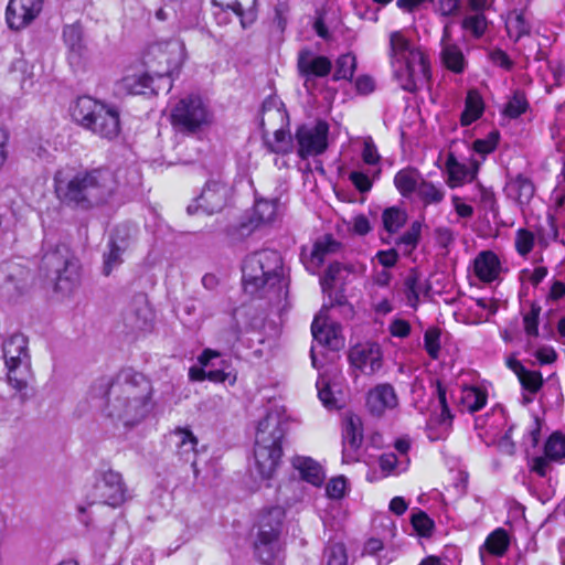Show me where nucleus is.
I'll return each mask as SVG.
<instances>
[{"instance_id": "1", "label": "nucleus", "mask_w": 565, "mask_h": 565, "mask_svg": "<svg viewBox=\"0 0 565 565\" xmlns=\"http://www.w3.org/2000/svg\"><path fill=\"white\" fill-rule=\"evenodd\" d=\"M117 188L118 182L114 173L104 169L79 172L62 169L54 175L57 199L64 204L83 210L108 203Z\"/></svg>"}, {"instance_id": "2", "label": "nucleus", "mask_w": 565, "mask_h": 565, "mask_svg": "<svg viewBox=\"0 0 565 565\" xmlns=\"http://www.w3.org/2000/svg\"><path fill=\"white\" fill-rule=\"evenodd\" d=\"M388 57L394 78L406 92H416L430 77L426 52L414 44L403 31H393L388 36Z\"/></svg>"}, {"instance_id": "3", "label": "nucleus", "mask_w": 565, "mask_h": 565, "mask_svg": "<svg viewBox=\"0 0 565 565\" xmlns=\"http://www.w3.org/2000/svg\"><path fill=\"white\" fill-rule=\"evenodd\" d=\"M289 426L285 409L271 407L258 422L255 435V471L265 480L273 478L282 455L281 444Z\"/></svg>"}, {"instance_id": "4", "label": "nucleus", "mask_w": 565, "mask_h": 565, "mask_svg": "<svg viewBox=\"0 0 565 565\" xmlns=\"http://www.w3.org/2000/svg\"><path fill=\"white\" fill-rule=\"evenodd\" d=\"M281 270V256L274 249H263L248 255L242 267L245 292L262 298L279 299L285 288Z\"/></svg>"}, {"instance_id": "5", "label": "nucleus", "mask_w": 565, "mask_h": 565, "mask_svg": "<svg viewBox=\"0 0 565 565\" xmlns=\"http://www.w3.org/2000/svg\"><path fill=\"white\" fill-rule=\"evenodd\" d=\"M72 116L77 124L100 138L111 140L120 131L118 110L87 96L76 100Z\"/></svg>"}, {"instance_id": "6", "label": "nucleus", "mask_w": 565, "mask_h": 565, "mask_svg": "<svg viewBox=\"0 0 565 565\" xmlns=\"http://www.w3.org/2000/svg\"><path fill=\"white\" fill-rule=\"evenodd\" d=\"M214 115L206 102L199 95L180 98L171 109V124L182 134L194 135L209 128Z\"/></svg>"}, {"instance_id": "7", "label": "nucleus", "mask_w": 565, "mask_h": 565, "mask_svg": "<svg viewBox=\"0 0 565 565\" xmlns=\"http://www.w3.org/2000/svg\"><path fill=\"white\" fill-rule=\"evenodd\" d=\"M43 266L55 281V290L63 295H71L81 284V265L77 258L63 247L46 253L43 257Z\"/></svg>"}, {"instance_id": "8", "label": "nucleus", "mask_w": 565, "mask_h": 565, "mask_svg": "<svg viewBox=\"0 0 565 565\" xmlns=\"http://www.w3.org/2000/svg\"><path fill=\"white\" fill-rule=\"evenodd\" d=\"M95 390L99 394L136 397L150 402L153 391L148 377L131 367L120 370L113 379H102Z\"/></svg>"}, {"instance_id": "9", "label": "nucleus", "mask_w": 565, "mask_h": 565, "mask_svg": "<svg viewBox=\"0 0 565 565\" xmlns=\"http://www.w3.org/2000/svg\"><path fill=\"white\" fill-rule=\"evenodd\" d=\"M184 57V44L179 40H170L151 45L147 52L145 64L149 72L161 81L178 72Z\"/></svg>"}, {"instance_id": "10", "label": "nucleus", "mask_w": 565, "mask_h": 565, "mask_svg": "<svg viewBox=\"0 0 565 565\" xmlns=\"http://www.w3.org/2000/svg\"><path fill=\"white\" fill-rule=\"evenodd\" d=\"M106 397L105 414L114 423L130 428L141 423L151 409V402L127 396L102 394Z\"/></svg>"}, {"instance_id": "11", "label": "nucleus", "mask_w": 565, "mask_h": 565, "mask_svg": "<svg viewBox=\"0 0 565 565\" xmlns=\"http://www.w3.org/2000/svg\"><path fill=\"white\" fill-rule=\"evenodd\" d=\"M127 488L119 472L111 469L95 476V482L87 494L88 505L105 504L116 508L125 502Z\"/></svg>"}, {"instance_id": "12", "label": "nucleus", "mask_w": 565, "mask_h": 565, "mask_svg": "<svg viewBox=\"0 0 565 565\" xmlns=\"http://www.w3.org/2000/svg\"><path fill=\"white\" fill-rule=\"evenodd\" d=\"M329 126L324 121L301 126L296 134L298 154L302 159L322 153L328 146Z\"/></svg>"}, {"instance_id": "13", "label": "nucleus", "mask_w": 565, "mask_h": 565, "mask_svg": "<svg viewBox=\"0 0 565 565\" xmlns=\"http://www.w3.org/2000/svg\"><path fill=\"white\" fill-rule=\"evenodd\" d=\"M222 355H199V365L192 366L189 376L192 381L209 380L216 383L228 381L233 384L236 376L230 370V365L221 359Z\"/></svg>"}, {"instance_id": "14", "label": "nucleus", "mask_w": 565, "mask_h": 565, "mask_svg": "<svg viewBox=\"0 0 565 565\" xmlns=\"http://www.w3.org/2000/svg\"><path fill=\"white\" fill-rule=\"evenodd\" d=\"M312 366L319 371L317 380L318 397L321 403L329 409L339 408L338 398L331 390V382L337 379L339 369L334 364L333 359L328 362L324 367L323 363L329 355H310Z\"/></svg>"}, {"instance_id": "15", "label": "nucleus", "mask_w": 565, "mask_h": 565, "mask_svg": "<svg viewBox=\"0 0 565 565\" xmlns=\"http://www.w3.org/2000/svg\"><path fill=\"white\" fill-rule=\"evenodd\" d=\"M363 441L362 420L356 415L345 417L342 427V460L345 463L355 462L360 457Z\"/></svg>"}, {"instance_id": "16", "label": "nucleus", "mask_w": 565, "mask_h": 565, "mask_svg": "<svg viewBox=\"0 0 565 565\" xmlns=\"http://www.w3.org/2000/svg\"><path fill=\"white\" fill-rule=\"evenodd\" d=\"M43 0H10L6 19L10 29L21 30L29 25L42 11Z\"/></svg>"}, {"instance_id": "17", "label": "nucleus", "mask_w": 565, "mask_h": 565, "mask_svg": "<svg viewBox=\"0 0 565 565\" xmlns=\"http://www.w3.org/2000/svg\"><path fill=\"white\" fill-rule=\"evenodd\" d=\"M297 66L306 87L315 77H324L332 70V63L327 56L318 55L310 50L299 52Z\"/></svg>"}, {"instance_id": "18", "label": "nucleus", "mask_w": 565, "mask_h": 565, "mask_svg": "<svg viewBox=\"0 0 565 565\" xmlns=\"http://www.w3.org/2000/svg\"><path fill=\"white\" fill-rule=\"evenodd\" d=\"M228 194L230 188L225 182L220 179H211L196 199L198 207L209 214L220 212L226 205Z\"/></svg>"}, {"instance_id": "19", "label": "nucleus", "mask_w": 565, "mask_h": 565, "mask_svg": "<svg viewBox=\"0 0 565 565\" xmlns=\"http://www.w3.org/2000/svg\"><path fill=\"white\" fill-rule=\"evenodd\" d=\"M154 313L143 294L136 295L127 309L124 320L128 328L136 331L149 330L152 326Z\"/></svg>"}, {"instance_id": "20", "label": "nucleus", "mask_w": 565, "mask_h": 565, "mask_svg": "<svg viewBox=\"0 0 565 565\" xmlns=\"http://www.w3.org/2000/svg\"><path fill=\"white\" fill-rule=\"evenodd\" d=\"M158 81L149 70L147 72H129L117 83V92L130 95L156 94L161 88L159 84H156Z\"/></svg>"}, {"instance_id": "21", "label": "nucleus", "mask_w": 565, "mask_h": 565, "mask_svg": "<svg viewBox=\"0 0 565 565\" xmlns=\"http://www.w3.org/2000/svg\"><path fill=\"white\" fill-rule=\"evenodd\" d=\"M311 332L315 342L331 351H339L343 345L340 326L327 318L316 317L311 324Z\"/></svg>"}, {"instance_id": "22", "label": "nucleus", "mask_w": 565, "mask_h": 565, "mask_svg": "<svg viewBox=\"0 0 565 565\" xmlns=\"http://www.w3.org/2000/svg\"><path fill=\"white\" fill-rule=\"evenodd\" d=\"M279 535L271 529L257 532L254 541V556L259 563L271 565L278 558L281 550Z\"/></svg>"}, {"instance_id": "23", "label": "nucleus", "mask_w": 565, "mask_h": 565, "mask_svg": "<svg viewBox=\"0 0 565 565\" xmlns=\"http://www.w3.org/2000/svg\"><path fill=\"white\" fill-rule=\"evenodd\" d=\"M63 39L67 47L68 63L73 67L81 66L87 56L81 26L77 24L66 25L63 30Z\"/></svg>"}, {"instance_id": "24", "label": "nucleus", "mask_w": 565, "mask_h": 565, "mask_svg": "<svg viewBox=\"0 0 565 565\" xmlns=\"http://www.w3.org/2000/svg\"><path fill=\"white\" fill-rule=\"evenodd\" d=\"M510 545V537L504 529H497L491 532L479 548V556L482 565H490L492 558L505 555Z\"/></svg>"}, {"instance_id": "25", "label": "nucleus", "mask_w": 565, "mask_h": 565, "mask_svg": "<svg viewBox=\"0 0 565 565\" xmlns=\"http://www.w3.org/2000/svg\"><path fill=\"white\" fill-rule=\"evenodd\" d=\"M440 55L444 65L451 72L459 74L465 71L467 62L461 49L451 40L449 23L444 26Z\"/></svg>"}, {"instance_id": "26", "label": "nucleus", "mask_w": 565, "mask_h": 565, "mask_svg": "<svg viewBox=\"0 0 565 565\" xmlns=\"http://www.w3.org/2000/svg\"><path fill=\"white\" fill-rule=\"evenodd\" d=\"M446 172H447V184L450 188L461 186L467 182H471L478 171V163L472 162L471 166H467L456 158L452 151H448L446 159Z\"/></svg>"}, {"instance_id": "27", "label": "nucleus", "mask_w": 565, "mask_h": 565, "mask_svg": "<svg viewBox=\"0 0 565 565\" xmlns=\"http://www.w3.org/2000/svg\"><path fill=\"white\" fill-rule=\"evenodd\" d=\"M397 405V396L392 385L380 384L367 393L366 406L374 416H381L386 409Z\"/></svg>"}, {"instance_id": "28", "label": "nucleus", "mask_w": 565, "mask_h": 565, "mask_svg": "<svg viewBox=\"0 0 565 565\" xmlns=\"http://www.w3.org/2000/svg\"><path fill=\"white\" fill-rule=\"evenodd\" d=\"M1 359L8 370L7 376L9 383L17 390H22L28 384L30 373L29 355H2Z\"/></svg>"}, {"instance_id": "29", "label": "nucleus", "mask_w": 565, "mask_h": 565, "mask_svg": "<svg viewBox=\"0 0 565 565\" xmlns=\"http://www.w3.org/2000/svg\"><path fill=\"white\" fill-rule=\"evenodd\" d=\"M473 270L481 281L492 282L499 279L502 268L499 257L493 252L486 250L475 258Z\"/></svg>"}, {"instance_id": "30", "label": "nucleus", "mask_w": 565, "mask_h": 565, "mask_svg": "<svg viewBox=\"0 0 565 565\" xmlns=\"http://www.w3.org/2000/svg\"><path fill=\"white\" fill-rule=\"evenodd\" d=\"M170 443L175 447L177 454L184 461L195 457L198 439L189 428H175L169 437Z\"/></svg>"}, {"instance_id": "31", "label": "nucleus", "mask_w": 565, "mask_h": 565, "mask_svg": "<svg viewBox=\"0 0 565 565\" xmlns=\"http://www.w3.org/2000/svg\"><path fill=\"white\" fill-rule=\"evenodd\" d=\"M505 192L510 199L514 200L520 205H525L532 200L535 188L529 178L518 174L508 181Z\"/></svg>"}, {"instance_id": "32", "label": "nucleus", "mask_w": 565, "mask_h": 565, "mask_svg": "<svg viewBox=\"0 0 565 565\" xmlns=\"http://www.w3.org/2000/svg\"><path fill=\"white\" fill-rule=\"evenodd\" d=\"M292 466L299 471L301 479L315 487H320L324 481V472L319 462L310 457H295Z\"/></svg>"}, {"instance_id": "33", "label": "nucleus", "mask_w": 565, "mask_h": 565, "mask_svg": "<svg viewBox=\"0 0 565 565\" xmlns=\"http://www.w3.org/2000/svg\"><path fill=\"white\" fill-rule=\"evenodd\" d=\"M423 174L415 168H404L399 170L394 177V185L404 198H411L417 192Z\"/></svg>"}, {"instance_id": "34", "label": "nucleus", "mask_w": 565, "mask_h": 565, "mask_svg": "<svg viewBox=\"0 0 565 565\" xmlns=\"http://www.w3.org/2000/svg\"><path fill=\"white\" fill-rule=\"evenodd\" d=\"M507 365L518 375L522 387L531 394L536 393L542 387L543 379L540 372L526 370L513 356L507 360Z\"/></svg>"}, {"instance_id": "35", "label": "nucleus", "mask_w": 565, "mask_h": 565, "mask_svg": "<svg viewBox=\"0 0 565 565\" xmlns=\"http://www.w3.org/2000/svg\"><path fill=\"white\" fill-rule=\"evenodd\" d=\"M339 248V243L331 236L326 235L318 239L310 253V258L307 263V267L310 270H317L326 260L327 256L335 253Z\"/></svg>"}, {"instance_id": "36", "label": "nucleus", "mask_w": 565, "mask_h": 565, "mask_svg": "<svg viewBox=\"0 0 565 565\" xmlns=\"http://www.w3.org/2000/svg\"><path fill=\"white\" fill-rule=\"evenodd\" d=\"M483 111L484 102L481 95L477 90L470 89L466 96L465 109L460 116V125L462 127L470 126L483 115Z\"/></svg>"}, {"instance_id": "37", "label": "nucleus", "mask_w": 565, "mask_h": 565, "mask_svg": "<svg viewBox=\"0 0 565 565\" xmlns=\"http://www.w3.org/2000/svg\"><path fill=\"white\" fill-rule=\"evenodd\" d=\"M488 393L477 386H463L460 392V404L469 413L480 411L487 404Z\"/></svg>"}, {"instance_id": "38", "label": "nucleus", "mask_w": 565, "mask_h": 565, "mask_svg": "<svg viewBox=\"0 0 565 565\" xmlns=\"http://www.w3.org/2000/svg\"><path fill=\"white\" fill-rule=\"evenodd\" d=\"M424 342L427 353H449L452 350L449 334L438 328H429L425 332Z\"/></svg>"}, {"instance_id": "39", "label": "nucleus", "mask_w": 565, "mask_h": 565, "mask_svg": "<svg viewBox=\"0 0 565 565\" xmlns=\"http://www.w3.org/2000/svg\"><path fill=\"white\" fill-rule=\"evenodd\" d=\"M417 198L425 204H439L445 199V190L441 185H436L427 181L425 178L415 193Z\"/></svg>"}, {"instance_id": "40", "label": "nucleus", "mask_w": 565, "mask_h": 565, "mask_svg": "<svg viewBox=\"0 0 565 565\" xmlns=\"http://www.w3.org/2000/svg\"><path fill=\"white\" fill-rule=\"evenodd\" d=\"M284 519L285 510L281 507H271L262 514L258 531L271 529L274 533L280 534Z\"/></svg>"}, {"instance_id": "41", "label": "nucleus", "mask_w": 565, "mask_h": 565, "mask_svg": "<svg viewBox=\"0 0 565 565\" xmlns=\"http://www.w3.org/2000/svg\"><path fill=\"white\" fill-rule=\"evenodd\" d=\"M126 246L120 245L117 241H110L108 252L104 253L103 274L109 276L122 263V253Z\"/></svg>"}, {"instance_id": "42", "label": "nucleus", "mask_w": 565, "mask_h": 565, "mask_svg": "<svg viewBox=\"0 0 565 565\" xmlns=\"http://www.w3.org/2000/svg\"><path fill=\"white\" fill-rule=\"evenodd\" d=\"M407 215L404 210L392 206L382 213V222L386 232L396 233L406 223Z\"/></svg>"}, {"instance_id": "43", "label": "nucleus", "mask_w": 565, "mask_h": 565, "mask_svg": "<svg viewBox=\"0 0 565 565\" xmlns=\"http://www.w3.org/2000/svg\"><path fill=\"white\" fill-rule=\"evenodd\" d=\"M356 68V58L353 54L347 53L340 55L335 61L333 81H350Z\"/></svg>"}, {"instance_id": "44", "label": "nucleus", "mask_w": 565, "mask_h": 565, "mask_svg": "<svg viewBox=\"0 0 565 565\" xmlns=\"http://www.w3.org/2000/svg\"><path fill=\"white\" fill-rule=\"evenodd\" d=\"M505 24L509 35L515 40H519L521 36L530 33V24L522 11L511 12Z\"/></svg>"}, {"instance_id": "45", "label": "nucleus", "mask_w": 565, "mask_h": 565, "mask_svg": "<svg viewBox=\"0 0 565 565\" xmlns=\"http://www.w3.org/2000/svg\"><path fill=\"white\" fill-rule=\"evenodd\" d=\"M544 455L555 462L565 458V436L561 433H553L545 443Z\"/></svg>"}, {"instance_id": "46", "label": "nucleus", "mask_w": 565, "mask_h": 565, "mask_svg": "<svg viewBox=\"0 0 565 565\" xmlns=\"http://www.w3.org/2000/svg\"><path fill=\"white\" fill-rule=\"evenodd\" d=\"M277 215V202L273 200H259L254 206V217L258 223H269Z\"/></svg>"}, {"instance_id": "47", "label": "nucleus", "mask_w": 565, "mask_h": 565, "mask_svg": "<svg viewBox=\"0 0 565 565\" xmlns=\"http://www.w3.org/2000/svg\"><path fill=\"white\" fill-rule=\"evenodd\" d=\"M462 28L470 32L475 38H481L488 28V21L483 13H475L463 18Z\"/></svg>"}, {"instance_id": "48", "label": "nucleus", "mask_w": 565, "mask_h": 565, "mask_svg": "<svg viewBox=\"0 0 565 565\" xmlns=\"http://www.w3.org/2000/svg\"><path fill=\"white\" fill-rule=\"evenodd\" d=\"M529 103L526 97L521 92H514L508 100L503 114L509 118H518L526 111Z\"/></svg>"}, {"instance_id": "49", "label": "nucleus", "mask_w": 565, "mask_h": 565, "mask_svg": "<svg viewBox=\"0 0 565 565\" xmlns=\"http://www.w3.org/2000/svg\"><path fill=\"white\" fill-rule=\"evenodd\" d=\"M257 0H233L228 7L241 17V24L246 26L245 19L252 22L255 19V8Z\"/></svg>"}, {"instance_id": "50", "label": "nucleus", "mask_w": 565, "mask_h": 565, "mask_svg": "<svg viewBox=\"0 0 565 565\" xmlns=\"http://www.w3.org/2000/svg\"><path fill=\"white\" fill-rule=\"evenodd\" d=\"M266 145L270 152L289 153L292 149L290 136L282 129H278L274 134L273 140H267Z\"/></svg>"}, {"instance_id": "51", "label": "nucleus", "mask_w": 565, "mask_h": 565, "mask_svg": "<svg viewBox=\"0 0 565 565\" xmlns=\"http://www.w3.org/2000/svg\"><path fill=\"white\" fill-rule=\"evenodd\" d=\"M422 232L419 222H414L411 227L397 239V245H403L405 253H411L417 245Z\"/></svg>"}, {"instance_id": "52", "label": "nucleus", "mask_w": 565, "mask_h": 565, "mask_svg": "<svg viewBox=\"0 0 565 565\" xmlns=\"http://www.w3.org/2000/svg\"><path fill=\"white\" fill-rule=\"evenodd\" d=\"M327 565H347L348 557L344 545L341 543L329 544L324 552Z\"/></svg>"}, {"instance_id": "53", "label": "nucleus", "mask_w": 565, "mask_h": 565, "mask_svg": "<svg viewBox=\"0 0 565 565\" xmlns=\"http://www.w3.org/2000/svg\"><path fill=\"white\" fill-rule=\"evenodd\" d=\"M435 395L438 401V405L440 407V418L439 422L443 424L449 423L452 418L450 409L447 404V390L440 383V381L436 382Z\"/></svg>"}, {"instance_id": "54", "label": "nucleus", "mask_w": 565, "mask_h": 565, "mask_svg": "<svg viewBox=\"0 0 565 565\" xmlns=\"http://www.w3.org/2000/svg\"><path fill=\"white\" fill-rule=\"evenodd\" d=\"M534 246V235L532 232L520 228L515 236V248L522 256L527 255Z\"/></svg>"}, {"instance_id": "55", "label": "nucleus", "mask_w": 565, "mask_h": 565, "mask_svg": "<svg viewBox=\"0 0 565 565\" xmlns=\"http://www.w3.org/2000/svg\"><path fill=\"white\" fill-rule=\"evenodd\" d=\"M498 141L499 132L491 131L484 139H477L473 142V150L484 157L497 148Z\"/></svg>"}, {"instance_id": "56", "label": "nucleus", "mask_w": 565, "mask_h": 565, "mask_svg": "<svg viewBox=\"0 0 565 565\" xmlns=\"http://www.w3.org/2000/svg\"><path fill=\"white\" fill-rule=\"evenodd\" d=\"M412 524L422 536L430 535L434 527L433 520L423 511L413 514Z\"/></svg>"}, {"instance_id": "57", "label": "nucleus", "mask_w": 565, "mask_h": 565, "mask_svg": "<svg viewBox=\"0 0 565 565\" xmlns=\"http://www.w3.org/2000/svg\"><path fill=\"white\" fill-rule=\"evenodd\" d=\"M26 344V338L21 333H15L3 343V353H24Z\"/></svg>"}, {"instance_id": "58", "label": "nucleus", "mask_w": 565, "mask_h": 565, "mask_svg": "<svg viewBox=\"0 0 565 565\" xmlns=\"http://www.w3.org/2000/svg\"><path fill=\"white\" fill-rule=\"evenodd\" d=\"M347 489V480L343 476L332 478L326 486V493L331 499L343 498Z\"/></svg>"}, {"instance_id": "59", "label": "nucleus", "mask_w": 565, "mask_h": 565, "mask_svg": "<svg viewBox=\"0 0 565 565\" xmlns=\"http://www.w3.org/2000/svg\"><path fill=\"white\" fill-rule=\"evenodd\" d=\"M547 275L545 267H535L534 269L524 268L520 271L521 281H529L533 286H537Z\"/></svg>"}, {"instance_id": "60", "label": "nucleus", "mask_w": 565, "mask_h": 565, "mask_svg": "<svg viewBox=\"0 0 565 565\" xmlns=\"http://www.w3.org/2000/svg\"><path fill=\"white\" fill-rule=\"evenodd\" d=\"M342 267L339 263H332L328 266L324 275L320 278L322 291L326 292L332 288L333 282L338 278Z\"/></svg>"}, {"instance_id": "61", "label": "nucleus", "mask_w": 565, "mask_h": 565, "mask_svg": "<svg viewBox=\"0 0 565 565\" xmlns=\"http://www.w3.org/2000/svg\"><path fill=\"white\" fill-rule=\"evenodd\" d=\"M551 462L554 461L546 455L537 456L532 460L531 470L540 477H545L551 470Z\"/></svg>"}, {"instance_id": "62", "label": "nucleus", "mask_w": 565, "mask_h": 565, "mask_svg": "<svg viewBox=\"0 0 565 565\" xmlns=\"http://www.w3.org/2000/svg\"><path fill=\"white\" fill-rule=\"evenodd\" d=\"M349 179L353 183V185L362 193L369 192L372 188L371 179L360 171L351 172Z\"/></svg>"}, {"instance_id": "63", "label": "nucleus", "mask_w": 565, "mask_h": 565, "mask_svg": "<svg viewBox=\"0 0 565 565\" xmlns=\"http://www.w3.org/2000/svg\"><path fill=\"white\" fill-rule=\"evenodd\" d=\"M363 161L366 164H376L380 160L377 149L371 138L364 140V148L362 151Z\"/></svg>"}, {"instance_id": "64", "label": "nucleus", "mask_w": 565, "mask_h": 565, "mask_svg": "<svg viewBox=\"0 0 565 565\" xmlns=\"http://www.w3.org/2000/svg\"><path fill=\"white\" fill-rule=\"evenodd\" d=\"M131 564L132 565H153L154 558H153L152 551L149 547L137 548L134 554Z\"/></svg>"}]
</instances>
